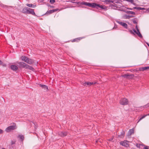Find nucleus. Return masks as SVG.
<instances>
[{
  "label": "nucleus",
  "mask_w": 149,
  "mask_h": 149,
  "mask_svg": "<svg viewBox=\"0 0 149 149\" xmlns=\"http://www.w3.org/2000/svg\"><path fill=\"white\" fill-rule=\"evenodd\" d=\"M17 63L19 65V67L20 68H24L32 70H34L33 68L32 67L29 66L24 62H17Z\"/></svg>",
  "instance_id": "nucleus-1"
},
{
  "label": "nucleus",
  "mask_w": 149,
  "mask_h": 149,
  "mask_svg": "<svg viewBox=\"0 0 149 149\" xmlns=\"http://www.w3.org/2000/svg\"><path fill=\"white\" fill-rule=\"evenodd\" d=\"M82 5H84L85 6H87L89 7H95L97 8V7L100 8H104L103 6L102 5L95 3H89L84 2H83L82 3Z\"/></svg>",
  "instance_id": "nucleus-2"
},
{
  "label": "nucleus",
  "mask_w": 149,
  "mask_h": 149,
  "mask_svg": "<svg viewBox=\"0 0 149 149\" xmlns=\"http://www.w3.org/2000/svg\"><path fill=\"white\" fill-rule=\"evenodd\" d=\"M17 128V126L16 124L14 123H13V125L9 126L7 127L5 131L7 132H10L12 130H13L16 129Z\"/></svg>",
  "instance_id": "nucleus-3"
},
{
  "label": "nucleus",
  "mask_w": 149,
  "mask_h": 149,
  "mask_svg": "<svg viewBox=\"0 0 149 149\" xmlns=\"http://www.w3.org/2000/svg\"><path fill=\"white\" fill-rule=\"evenodd\" d=\"M26 11L29 14H31L32 15H34L35 14L34 12L33 9H31L28 8H24L23 9V11Z\"/></svg>",
  "instance_id": "nucleus-4"
},
{
  "label": "nucleus",
  "mask_w": 149,
  "mask_h": 149,
  "mask_svg": "<svg viewBox=\"0 0 149 149\" xmlns=\"http://www.w3.org/2000/svg\"><path fill=\"white\" fill-rule=\"evenodd\" d=\"M120 104L122 105H125L128 104V101L127 99L125 98L122 99L120 101Z\"/></svg>",
  "instance_id": "nucleus-5"
},
{
  "label": "nucleus",
  "mask_w": 149,
  "mask_h": 149,
  "mask_svg": "<svg viewBox=\"0 0 149 149\" xmlns=\"http://www.w3.org/2000/svg\"><path fill=\"white\" fill-rule=\"evenodd\" d=\"M25 62L31 65L34 63V61L31 59L27 58Z\"/></svg>",
  "instance_id": "nucleus-6"
},
{
  "label": "nucleus",
  "mask_w": 149,
  "mask_h": 149,
  "mask_svg": "<svg viewBox=\"0 0 149 149\" xmlns=\"http://www.w3.org/2000/svg\"><path fill=\"white\" fill-rule=\"evenodd\" d=\"M96 83V82H85L83 84H82L84 86H90L91 85H92L95 84Z\"/></svg>",
  "instance_id": "nucleus-7"
},
{
  "label": "nucleus",
  "mask_w": 149,
  "mask_h": 149,
  "mask_svg": "<svg viewBox=\"0 0 149 149\" xmlns=\"http://www.w3.org/2000/svg\"><path fill=\"white\" fill-rule=\"evenodd\" d=\"M120 144L126 147H128L129 146V144L127 141H121L120 142Z\"/></svg>",
  "instance_id": "nucleus-8"
},
{
  "label": "nucleus",
  "mask_w": 149,
  "mask_h": 149,
  "mask_svg": "<svg viewBox=\"0 0 149 149\" xmlns=\"http://www.w3.org/2000/svg\"><path fill=\"white\" fill-rule=\"evenodd\" d=\"M84 37H79L78 38H76L73 40H72L71 41L72 42H78L81 39L84 38Z\"/></svg>",
  "instance_id": "nucleus-9"
},
{
  "label": "nucleus",
  "mask_w": 149,
  "mask_h": 149,
  "mask_svg": "<svg viewBox=\"0 0 149 149\" xmlns=\"http://www.w3.org/2000/svg\"><path fill=\"white\" fill-rule=\"evenodd\" d=\"M135 28H136V30L137 31V33H137V35L139 36V37L142 38V36L138 28L137 25H136Z\"/></svg>",
  "instance_id": "nucleus-10"
},
{
  "label": "nucleus",
  "mask_w": 149,
  "mask_h": 149,
  "mask_svg": "<svg viewBox=\"0 0 149 149\" xmlns=\"http://www.w3.org/2000/svg\"><path fill=\"white\" fill-rule=\"evenodd\" d=\"M58 134L61 136H65L67 135V133L66 132H58Z\"/></svg>",
  "instance_id": "nucleus-11"
},
{
  "label": "nucleus",
  "mask_w": 149,
  "mask_h": 149,
  "mask_svg": "<svg viewBox=\"0 0 149 149\" xmlns=\"http://www.w3.org/2000/svg\"><path fill=\"white\" fill-rule=\"evenodd\" d=\"M10 68L12 70L14 71H16L18 69V67L15 65H11L10 66Z\"/></svg>",
  "instance_id": "nucleus-12"
},
{
  "label": "nucleus",
  "mask_w": 149,
  "mask_h": 149,
  "mask_svg": "<svg viewBox=\"0 0 149 149\" xmlns=\"http://www.w3.org/2000/svg\"><path fill=\"white\" fill-rule=\"evenodd\" d=\"M118 23L122 25L125 28H127V25L125 23L123 22H121L119 21Z\"/></svg>",
  "instance_id": "nucleus-13"
},
{
  "label": "nucleus",
  "mask_w": 149,
  "mask_h": 149,
  "mask_svg": "<svg viewBox=\"0 0 149 149\" xmlns=\"http://www.w3.org/2000/svg\"><path fill=\"white\" fill-rule=\"evenodd\" d=\"M147 69H149V67H145L140 68L139 70L140 71H143Z\"/></svg>",
  "instance_id": "nucleus-14"
},
{
  "label": "nucleus",
  "mask_w": 149,
  "mask_h": 149,
  "mask_svg": "<svg viewBox=\"0 0 149 149\" xmlns=\"http://www.w3.org/2000/svg\"><path fill=\"white\" fill-rule=\"evenodd\" d=\"M27 57L24 56H22L20 57V58L21 61L25 62L27 59Z\"/></svg>",
  "instance_id": "nucleus-15"
},
{
  "label": "nucleus",
  "mask_w": 149,
  "mask_h": 149,
  "mask_svg": "<svg viewBox=\"0 0 149 149\" xmlns=\"http://www.w3.org/2000/svg\"><path fill=\"white\" fill-rule=\"evenodd\" d=\"M134 133V130L133 129H132L130 130L129 131L128 133V135L130 136L132 134H133Z\"/></svg>",
  "instance_id": "nucleus-16"
},
{
  "label": "nucleus",
  "mask_w": 149,
  "mask_h": 149,
  "mask_svg": "<svg viewBox=\"0 0 149 149\" xmlns=\"http://www.w3.org/2000/svg\"><path fill=\"white\" fill-rule=\"evenodd\" d=\"M40 86L42 88L46 89L47 91L48 90V87L45 85H40Z\"/></svg>",
  "instance_id": "nucleus-17"
},
{
  "label": "nucleus",
  "mask_w": 149,
  "mask_h": 149,
  "mask_svg": "<svg viewBox=\"0 0 149 149\" xmlns=\"http://www.w3.org/2000/svg\"><path fill=\"white\" fill-rule=\"evenodd\" d=\"M26 6L34 8L36 7V5H33L31 4H26Z\"/></svg>",
  "instance_id": "nucleus-18"
},
{
  "label": "nucleus",
  "mask_w": 149,
  "mask_h": 149,
  "mask_svg": "<svg viewBox=\"0 0 149 149\" xmlns=\"http://www.w3.org/2000/svg\"><path fill=\"white\" fill-rule=\"evenodd\" d=\"M134 75L133 74H128L127 79H131L133 78Z\"/></svg>",
  "instance_id": "nucleus-19"
},
{
  "label": "nucleus",
  "mask_w": 149,
  "mask_h": 149,
  "mask_svg": "<svg viewBox=\"0 0 149 149\" xmlns=\"http://www.w3.org/2000/svg\"><path fill=\"white\" fill-rule=\"evenodd\" d=\"M18 137L20 138L22 140V141L24 140V137L22 135H19L18 136Z\"/></svg>",
  "instance_id": "nucleus-20"
},
{
  "label": "nucleus",
  "mask_w": 149,
  "mask_h": 149,
  "mask_svg": "<svg viewBox=\"0 0 149 149\" xmlns=\"http://www.w3.org/2000/svg\"><path fill=\"white\" fill-rule=\"evenodd\" d=\"M147 116V115H145L142 116L141 118H140L139 120L138 121L137 123H139L141 120L144 118L145 117Z\"/></svg>",
  "instance_id": "nucleus-21"
},
{
  "label": "nucleus",
  "mask_w": 149,
  "mask_h": 149,
  "mask_svg": "<svg viewBox=\"0 0 149 149\" xmlns=\"http://www.w3.org/2000/svg\"><path fill=\"white\" fill-rule=\"evenodd\" d=\"M53 11L52 10H50L49 11H48L46 13V14H50L52 13H53Z\"/></svg>",
  "instance_id": "nucleus-22"
},
{
  "label": "nucleus",
  "mask_w": 149,
  "mask_h": 149,
  "mask_svg": "<svg viewBox=\"0 0 149 149\" xmlns=\"http://www.w3.org/2000/svg\"><path fill=\"white\" fill-rule=\"evenodd\" d=\"M136 146L137 148H140L141 146H143V144H139L137 143L136 144Z\"/></svg>",
  "instance_id": "nucleus-23"
},
{
  "label": "nucleus",
  "mask_w": 149,
  "mask_h": 149,
  "mask_svg": "<svg viewBox=\"0 0 149 149\" xmlns=\"http://www.w3.org/2000/svg\"><path fill=\"white\" fill-rule=\"evenodd\" d=\"M16 141L15 140H13L11 141V145H13V144H15L16 143Z\"/></svg>",
  "instance_id": "nucleus-24"
},
{
  "label": "nucleus",
  "mask_w": 149,
  "mask_h": 149,
  "mask_svg": "<svg viewBox=\"0 0 149 149\" xmlns=\"http://www.w3.org/2000/svg\"><path fill=\"white\" fill-rule=\"evenodd\" d=\"M143 149H149V147L147 146H144Z\"/></svg>",
  "instance_id": "nucleus-25"
},
{
  "label": "nucleus",
  "mask_w": 149,
  "mask_h": 149,
  "mask_svg": "<svg viewBox=\"0 0 149 149\" xmlns=\"http://www.w3.org/2000/svg\"><path fill=\"white\" fill-rule=\"evenodd\" d=\"M55 0H50V2L52 4H53L55 2Z\"/></svg>",
  "instance_id": "nucleus-26"
},
{
  "label": "nucleus",
  "mask_w": 149,
  "mask_h": 149,
  "mask_svg": "<svg viewBox=\"0 0 149 149\" xmlns=\"http://www.w3.org/2000/svg\"><path fill=\"white\" fill-rule=\"evenodd\" d=\"M129 32L131 34H133V35H135V33L132 30H130Z\"/></svg>",
  "instance_id": "nucleus-27"
},
{
  "label": "nucleus",
  "mask_w": 149,
  "mask_h": 149,
  "mask_svg": "<svg viewBox=\"0 0 149 149\" xmlns=\"http://www.w3.org/2000/svg\"><path fill=\"white\" fill-rule=\"evenodd\" d=\"M106 2H108L110 3H113L114 2V1H112V0H107L106 1Z\"/></svg>",
  "instance_id": "nucleus-28"
},
{
  "label": "nucleus",
  "mask_w": 149,
  "mask_h": 149,
  "mask_svg": "<svg viewBox=\"0 0 149 149\" xmlns=\"http://www.w3.org/2000/svg\"><path fill=\"white\" fill-rule=\"evenodd\" d=\"M127 76H128V74H125L122 76V77H124V78H127Z\"/></svg>",
  "instance_id": "nucleus-29"
},
{
  "label": "nucleus",
  "mask_w": 149,
  "mask_h": 149,
  "mask_svg": "<svg viewBox=\"0 0 149 149\" xmlns=\"http://www.w3.org/2000/svg\"><path fill=\"white\" fill-rule=\"evenodd\" d=\"M52 10H53V12L54 13V12L58 10V9H53Z\"/></svg>",
  "instance_id": "nucleus-30"
},
{
  "label": "nucleus",
  "mask_w": 149,
  "mask_h": 149,
  "mask_svg": "<svg viewBox=\"0 0 149 149\" xmlns=\"http://www.w3.org/2000/svg\"><path fill=\"white\" fill-rule=\"evenodd\" d=\"M129 13L130 14H134V15L135 14V13L134 12H132V11H129Z\"/></svg>",
  "instance_id": "nucleus-31"
},
{
  "label": "nucleus",
  "mask_w": 149,
  "mask_h": 149,
  "mask_svg": "<svg viewBox=\"0 0 149 149\" xmlns=\"http://www.w3.org/2000/svg\"><path fill=\"white\" fill-rule=\"evenodd\" d=\"M3 131L1 129H0V134H3Z\"/></svg>",
  "instance_id": "nucleus-32"
},
{
  "label": "nucleus",
  "mask_w": 149,
  "mask_h": 149,
  "mask_svg": "<svg viewBox=\"0 0 149 149\" xmlns=\"http://www.w3.org/2000/svg\"><path fill=\"white\" fill-rule=\"evenodd\" d=\"M133 31H134L133 32H134L137 35V33H137V31H136L134 29H133Z\"/></svg>",
  "instance_id": "nucleus-33"
},
{
  "label": "nucleus",
  "mask_w": 149,
  "mask_h": 149,
  "mask_svg": "<svg viewBox=\"0 0 149 149\" xmlns=\"http://www.w3.org/2000/svg\"><path fill=\"white\" fill-rule=\"evenodd\" d=\"M139 7H135L133 8V9H139Z\"/></svg>",
  "instance_id": "nucleus-34"
},
{
  "label": "nucleus",
  "mask_w": 149,
  "mask_h": 149,
  "mask_svg": "<svg viewBox=\"0 0 149 149\" xmlns=\"http://www.w3.org/2000/svg\"><path fill=\"white\" fill-rule=\"evenodd\" d=\"M113 137L111 139H108V140L109 141H112L113 140Z\"/></svg>",
  "instance_id": "nucleus-35"
},
{
  "label": "nucleus",
  "mask_w": 149,
  "mask_h": 149,
  "mask_svg": "<svg viewBox=\"0 0 149 149\" xmlns=\"http://www.w3.org/2000/svg\"><path fill=\"white\" fill-rule=\"evenodd\" d=\"M113 1H114V2L113 3L114 4L115 3H117L118 2V1H117L116 0H113Z\"/></svg>",
  "instance_id": "nucleus-36"
},
{
  "label": "nucleus",
  "mask_w": 149,
  "mask_h": 149,
  "mask_svg": "<svg viewBox=\"0 0 149 149\" xmlns=\"http://www.w3.org/2000/svg\"><path fill=\"white\" fill-rule=\"evenodd\" d=\"M133 23L134 24H137V22H136V20H133Z\"/></svg>",
  "instance_id": "nucleus-37"
},
{
  "label": "nucleus",
  "mask_w": 149,
  "mask_h": 149,
  "mask_svg": "<svg viewBox=\"0 0 149 149\" xmlns=\"http://www.w3.org/2000/svg\"><path fill=\"white\" fill-rule=\"evenodd\" d=\"M122 136H123L124 135V134H125V132H123L122 133Z\"/></svg>",
  "instance_id": "nucleus-38"
},
{
  "label": "nucleus",
  "mask_w": 149,
  "mask_h": 149,
  "mask_svg": "<svg viewBox=\"0 0 149 149\" xmlns=\"http://www.w3.org/2000/svg\"><path fill=\"white\" fill-rule=\"evenodd\" d=\"M144 9L143 8L139 7V10H142Z\"/></svg>",
  "instance_id": "nucleus-39"
},
{
  "label": "nucleus",
  "mask_w": 149,
  "mask_h": 149,
  "mask_svg": "<svg viewBox=\"0 0 149 149\" xmlns=\"http://www.w3.org/2000/svg\"><path fill=\"white\" fill-rule=\"evenodd\" d=\"M127 9H129V10H132L133 9L132 8H127Z\"/></svg>",
  "instance_id": "nucleus-40"
},
{
  "label": "nucleus",
  "mask_w": 149,
  "mask_h": 149,
  "mask_svg": "<svg viewBox=\"0 0 149 149\" xmlns=\"http://www.w3.org/2000/svg\"><path fill=\"white\" fill-rule=\"evenodd\" d=\"M2 63V61L0 60V65Z\"/></svg>",
  "instance_id": "nucleus-41"
},
{
  "label": "nucleus",
  "mask_w": 149,
  "mask_h": 149,
  "mask_svg": "<svg viewBox=\"0 0 149 149\" xmlns=\"http://www.w3.org/2000/svg\"><path fill=\"white\" fill-rule=\"evenodd\" d=\"M147 44L148 45V46L149 47V44H148V43H147Z\"/></svg>",
  "instance_id": "nucleus-42"
},
{
  "label": "nucleus",
  "mask_w": 149,
  "mask_h": 149,
  "mask_svg": "<svg viewBox=\"0 0 149 149\" xmlns=\"http://www.w3.org/2000/svg\"><path fill=\"white\" fill-rule=\"evenodd\" d=\"M52 8H54V6H52Z\"/></svg>",
  "instance_id": "nucleus-43"
},
{
  "label": "nucleus",
  "mask_w": 149,
  "mask_h": 149,
  "mask_svg": "<svg viewBox=\"0 0 149 149\" xmlns=\"http://www.w3.org/2000/svg\"><path fill=\"white\" fill-rule=\"evenodd\" d=\"M147 116L148 115H149V113L148 114H147Z\"/></svg>",
  "instance_id": "nucleus-44"
}]
</instances>
